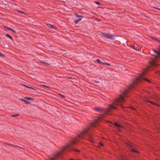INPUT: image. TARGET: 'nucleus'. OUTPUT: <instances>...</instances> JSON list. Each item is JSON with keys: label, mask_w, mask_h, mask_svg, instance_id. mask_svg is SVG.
<instances>
[{"label": "nucleus", "mask_w": 160, "mask_h": 160, "mask_svg": "<svg viewBox=\"0 0 160 160\" xmlns=\"http://www.w3.org/2000/svg\"><path fill=\"white\" fill-rule=\"evenodd\" d=\"M87 132V130L82 131L80 134L76 138L72 139L68 144L62 146L60 150L56 151L54 152L49 157L50 160L62 159L63 154L66 151H68L67 148H69L71 150L74 152H79L80 151L78 150L71 148L73 147V145L76 144V143L78 142V139L83 138V136L86 135Z\"/></svg>", "instance_id": "obj_1"}, {"label": "nucleus", "mask_w": 160, "mask_h": 160, "mask_svg": "<svg viewBox=\"0 0 160 160\" xmlns=\"http://www.w3.org/2000/svg\"><path fill=\"white\" fill-rule=\"evenodd\" d=\"M127 92V90L124 91L122 94L120 95L118 98L115 99L112 104L109 105L107 112H110V109L112 108L116 109L117 108L115 106L119 105H120L122 108H123L122 105V103L125 101L124 97Z\"/></svg>", "instance_id": "obj_2"}, {"label": "nucleus", "mask_w": 160, "mask_h": 160, "mask_svg": "<svg viewBox=\"0 0 160 160\" xmlns=\"http://www.w3.org/2000/svg\"><path fill=\"white\" fill-rule=\"evenodd\" d=\"M145 76V72H142V73L140 74L139 76L137 78L136 81L135 82V83H137L138 82H140L142 80H145L149 82H151L148 79L145 78L144 77Z\"/></svg>", "instance_id": "obj_3"}, {"label": "nucleus", "mask_w": 160, "mask_h": 160, "mask_svg": "<svg viewBox=\"0 0 160 160\" xmlns=\"http://www.w3.org/2000/svg\"><path fill=\"white\" fill-rule=\"evenodd\" d=\"M102 33L104 36V37H106L107 38H109L112 40H114L115 39V36L103 32H102Z\"/></svg>", "instance_id": "obj_4"}, {"label": "nucleus", "mask_w": 160, "mask_h": 160, "mask_svg": "<svg viewBox=\"0 0 160 160\" xmlns=\"http://www.w3.org/2000/svg\"><path fill=\"white\" fill-rule=\"evenodd\" d=\"M158 62L157 59L156 58L153 59L152 61L150 62V65L152 66H156L158 65L157 63Z\"/></svg>", "instance_id": "obj_5"}, {"label": "nucleus", "mask_w": 160, "mask_h": 160, "mask_svg": "<svg viewBox=\"0 0 160 160\" xmlns=\"http://www.w3.org/2000/svg\"><path fill=\"white\" fill-rule=\"evenodd\" d=\"M114 124L116 126L117 129L119 131H121L123 128L122 126L116 123H114Z\"/></svg>", "instance_id": "obj_6"}, {"label": "nucleus", "mask_w": 160, "mask_h": 160, "mask_svg": "<svg viewBox=\"0 0 160 160\" xmlns=\"http://www.w3.org/2000/svg\"><path fill=\"white\" fill-rule=\"evenodd\" d=\"M97 61L98 63L99 64H101V65H104L105 62H104L103 60L101 61L99 59H97Z\"/></svg>", "instance_id": "obj_7"}, {"label": "nucleus", "mask_w": 160, "mask_h": 160, "mask_svg": "<svg viewBox=\"0 0 160 160\" xmlns=\"http://www.w3.org/2000/svg\"><path fill=\"white\" fill-rule=\"evenodd\" d=\"M47 25L48 27L52 29H56V28H55V27H54V26L53 25L51 24H47Z\"/></svg>", "instance_id": "obj_8"}, {"label": "nucleus", "mask_w": 160, "mask_h": 160, "mask_svg": "<svg viewBox=\"0 0 160 160\" xmlns=\"http://www.w3.org/2000/svg\"><path fill=\"white\" fill-rule=\"evenodd\" d=\"M93 136L92 135H90L88 136L89 140L91 142H93L92 139L93 138Z\"/></svg>", "instance_id": "obj_9"}, {"label": "nucleus", "mask_w": 160, "mask_h": 160, "mask_svg": "<svg viewBox=\"0 0 160 160\" xmlns=\"http://www.w3.org/2000/svg\"><path fill=\"white\" fill-rule=\"evenodd\" d=\"M24 98L28 100H33L34 99L33 98H30L29 97H25Z\"/></svg>", "instance_id": "obj_10"}, {"label": "nucleus", "mask_w": 160, "mask_h": 160, "mask_svg": "<svg viewBox=\"0 0 160 160\" xmlns=\"http://www.w3.org/2000/svg\"><path fill=\"white\" fill-rule=\"evenodd\" d=\"M131 151L132 152H137V153H138V152L136 150L135 148H131Z\"/></svg>", "instance_id": "obj_11"}, {"label": "nucleus", "mask_w": 160, "mask_h": 160, "mask_svg": "<svg viewBox=\"0 0 160 160\" xmlns=\"http://www.w3.org/2000/svg\"><path fill=\"white\" fill-rule=\"evenodd\" d=\"M94 109L95 110L98 112H100L102 111V109L99 108H94Z\"/></svg>", "instance_id": "obj_12"}, {"label": "nucleus", "mask_w": 160, "mask_h": 160, "mask_svg": "<svg viewBox=\"0 0 160 160\" xmlns=\"http://www.w3.org/2000/svg\"><path fill=\"white\" fill-rule=\"evenodd\" d=\"M82 20V18H79L76 20H75L74 21L75 23H77Z\"/></svg>", "instance_id": "obj_13"}, {"label": "nucleus", "mask_w": 160, "mask_h": 160, "mask_svg": "<svg viewBox=\"0 0 160 160\" xmlns=\"http://www.w3.org/2000/svg\"><path fill=\"white\" fill-rule=\"evenodd\" d=\"M6 28L7 29L9 30L10 31H12L13 32H15V31L14 30H13V29H12L11 28H8V27H7V28Z\"/></svg>", "instance_id": "obj_14"}, {"label": "nucleus", "mask_w": 160, "mask_h": 160, "mask_svg": "<svg viewBox=\"0 0 160 160\" xmlns=\"http://www.w3.org/2000/svg\"><path fill=\"white\" fill-rule=\"evenodd\" d=\"M6 36L7 37V38H9L11 40H12L13 39L11 37L10 35H9V34H7L6 35Z\"/></svg>", "instance_id": "obj_15"}, {"label": "nucleus", "mask_w": 160, "mask_h": 160, "mask_svg": "<svg viewBox=\"0 0 160 160\" xmlns=\"http://www.w3.org/2000/svg\"><path fill=\"white\" fill-rule=\"evenodd\" d=\"M103 146V145L102 143H100L99 145L98 146V147L101 148L102 146Z\"/></svg>", "instance_id": "obj_16"}, {"label": "nucleus", "mask_w": 160, "mask_h": 160, "mask_svg": "<svg viewBox=\"0 0 160 160\" xmlns=\"http://www.w3.org/2000/svg\"><path fill=\"white\" fill-rule=\"evenodd\" d=\"M23 86H25V87L27 88H31V89H33L34 90H35L33 88H32V87H28V86H27L25 85H23Z\"/></svg>", "instance_id": "obj_17"}, {"label": "nucleus", "mask_w": 160, "mask_h": 160, "mask_svg": "<svg viewBox=\"0 0 160 160\" xmlns=\"http://www.w3.org/2000/svg\"><path fill=\"white\" fill-rule=\"evenodd\" d=\"M41 86L44 87L48 88H49V87L45 85H41Z\"/></svg>", "instance_id": "obj_18"}, {"label": "nucleus", "mask_w": 160, "mask_h": 160, "mask_svg": "<svg viewBox=\"0 0 160 160\" xmlns=\"http://www.w3.org/2000/svg\"><path fill=\"white\" fill-rule=\"evenodd\" d=\"M24 102L26 103V104H29L30 103V102L29 101H27L26 100H25V101H24Z\"/></svg>", "instance_id": "obj_19"}, {"label": "nucleus", "mask_w": 160, "mask_h": 160, "mask_svg": "<svg viewBox=\"0 0 160 160\" xmlns=\"http://www.w3.org/2000/svg\"><path fill=\"white\" fill-rule=\"evenodd\" d=\"M148 102L150 103H151L154 104V105H157V104L156 103H155L152 102H151V101H148Z\"/></svg>", "instance_id": "obj_20"}, {"label": "nucleus", "mask_w": 160, "mask_h": 160, "mask_svg": "<svg viewBox=\"0 0 160 160\" xmlns=\"http://www.w3.org/2000/svg\"><path fill=\"white\" fill-rule=\"evenodd\" d=\"M18 12H20V13H21L25 14V13H24V12H23L22 11H20V10H18Z\"/></svg>", "instance_id": "obj_21"}, {"label": "nucleus", "mask_w": 160, "mask_h": 160, "mask_svg": "<svg viewBox=\"0 0 160 160\" xmlns=\"http://www.w3.org/2000/svg\"><path fill=\"white\" fill-rule=\"evenodd\" d=\"M131 143L130 142H128V143L127 144L128 145L129 147H131Z\"/></svg>", "instance_id": "obj_22"}, {"label": "nucleus", "mask_w": 160, "mask_h": 160, "mask_svg": "<svg viewBox=\"0 0 160 160\" xmlns=\"http://www.w3.org/2000/svg\"><path fill=\"white\" fill-rule=\"evenodd\" d=\"M8 145H11V146H14V147H18L20 148V147H19V146H15V145H12V144H8Z\"/></svg>", "instance_id": "obj_23"}, {"label": "nucleus", "mask_w": 160, "mask_h": 160, "mask_svg": "<svg viewBox=\"0 0 160 160\" xmlns=\"http://www.w3.org/2000/svg\"><path fill=\"white\" fill-rule=\"evenodd\" d=\"M104 65H108V66H110V65L108 63H105V64Z\"/></svg>", "instance_id": "obj_24"}, {"label": "nucleus", "mask_w": 160, "mask_h": 160, "mask_svg": "<svg viewBox=\"0 0 160 160\" xmlns=\"http://www.w3.org/2000/svg\"><path fill=\"white\" fill-rule=\"evenodd\" d=\"M95 3L97 5H99L100 4V3L99 2H95Z\"/></svg>", "instance_id": "obj_25"}, {"label": "nucleus", "mask_w": 160, "mask_h": 160, "mask_svg": "<svg viewBox=\"0 0 160 160\" xmlns=\"http://www.w3.org/2000/svg\"><path fill=\"white\" fill-rule=\"evenodd\" d=\"M18 115V114H15L14 115H12V116L13 117H16Z\"/></svg>", "instance_id": "obj_26"}, {"label": "nucleus", "mask_w": 160, "mask_h": 160, "mask_svg": "<svg viewBox=\"0 0 160 160\" xmlns=\"http://www.w3.org/2000/svg\"><path fill=\"white\" fill-rule=\"evenodd\" d=\"M76 16L78 17H82V16L80 15H77Z\"/></svg>", "instance_id": "obj_27"}, {"label": "nucleus", "mask_w": 160, "mask_h": 160, "mask_svg": "<svg viewBox=\"0 0 160 160\" xmlns=\"http://www.w3.org/2000/svg\"><path fill=\"white\" fill-rule=\"evenodd\" d=\"M44 63L46 65H49V64L48 63H47V62H44Z\"/></svg>", "instance_id": "obj_28"}, {"label": "nucleus", "mask_w": 160, "mask_h": 160, "mask_svg": "<svg viewBox=\"0 0 160 160\" xmlns=\"http://www.w3.org/2000/svg\"><path fill=\"white\" fill-rule=\"evenodd\" d=\"M20 100L24 102V101H25V100L23 99H20Z\"/></svg>", "instance_id": "obj_29"}, {"label": "nucleus", "mask_w": 160, "mask_h": 160, "mask_svg": "<svg viewBox=\"0 0 160 160\" xmlns=\"http://www.w3.org/2000/svg\"><path fill=\"white\" fill-rule=\"evenodd\" d=\"M132 48L136 50H137V48H135L134 46H132Z\"/></svg>", "instance_id": "obj_30"}, {"label": "nucleus", "mask_w": 160, "mask_h": 160, "mask_svg": "<svg viewBox=\"0 0 160 160\" xmlns=\"http://www.w3.org/2000/svg\"><path fill=\"white\" fill-rule=\"evenodd\" d=\"M0 57H4V55H2L1 53H0Z\"/></svg>", "instance_id": "obj_31"}, {"label": "nucleus", "mask_w": 160, "mask_h": 160, "mask_svg": "<svg viewBox=\"0 0 160 160\" xmlns=\"http://www.w3.org/2000/svg\"><path fill=\"white\" fill-rule=\"evenodd\" d=\"M130 108H131L133 110H135V109H134V108H131V107H129Z\"/></svg>", "instance_id": "obj_32"}, {"label": "nucleus", "mask_w": 160, "mask_h": 160, "mask_svg": "<svg viewBox=\"0 0 160 160\" xmlns=\"http://www.w3.org/2000/svg\"><path fill=\"white\" fill-rule=\"evenodd\" d=\"M94 81L95 82H97V83H98L99 82H97V81Z\"/></svg>", "instance_id": "obj_33"}, {"label": "nucleus", "mask_w": 160, "mask_h": 160, "mask_svg": "<svg viewBox=\"0 0 160 160\" xmlns=\"http://www.w3.org/2000/svg\"><path fill=\"white\" fill-rule=\"evenodd\" d=\"M61 96L63 98H64V96L63 95H61Z\"/></svg>", "instance_id": "obj_34"}, {"label": "nucleus", "mask_w": 160, "mask_h": 160, "mask_svg": "<svg viewBox=\"0 0 160 160\" xmlns=\"http://www.w3.org/2000/svg\"><path fill=\"white\" fill-rule=\"evenodd\" d=\"M20 148H21V149H23V148H22L20 147Z\"/></svg>", "instance_id": "obj_35"}, {"label": "nucleus", "mask_w": 160, "mask_h": 160, "mask_svg": "<svg viewBox=\"0 0 160 160\" xmlns=\"http://www.w3.org/2000/svg\"><path fill=\"white\" fill-rule=\"evenodd\" d=\"M69 160H74V159H70Z\"/></svg>", "instance_id": "obj_36"}, {"label": "nucleus", "mask_w": 160, "mask_h": 160, "mask_svg": "<svg viewBox=\"0 0 160 160\" xmlns=\"http://www.w3.org/2000/svg\"><path fill=\"white\" fill-rule=\"evenodd\" d=\"M158 9L160 10V9Z\"/></svg>", "instance_id": "obj_37"}]
</instances>
